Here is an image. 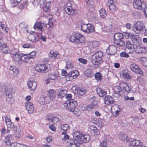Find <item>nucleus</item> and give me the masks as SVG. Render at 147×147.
<instances>
[{
  "label": "nucleus",
  "instance_id": "nucleus-28",
  "mask_svg": "<svg viewBox=\"0 0 147 147\" xmlns=\"http://www.w3.org/2000/svg\"><path fill=\"white\" fill-rule=\"evenodd\" d=\"M51 2L44 0L43 2V7L44 10L46 11H48L51 7Z\"/></svg>",
  "mask_w": 147,
  "mask_h": 147
},
{
  "label": "nucleus",
  "instance_id": "nucleus-52",
  "mask_svg": "<svg viewBox=\"0 0 147 147\" xmlns=\"http://www.w3.org/2000/svg\"><path fill=\"white\" fill-rule=\"evenodd\" d=\"M44 96H41L38 99V101L40 104L42 105H45V101Z\"/></svg>",
  "mask_w": 147,
  "mask_h": 147
},
{
  "label": "nucleus",
  "instance_id": "nucleus-25",
  "mask_svg": "<svg viewBox=\"0 0 147 147\" xmlns=\"http://www.w3.org/2000/svg\"><path fill=\"white\" fill-rule=\"evenodd\" d=\"M104 103L107 105H110L114 103V98L110 96H105L104 99Z\"/></svg>",
  "mask_w": 147,
  "mask_h": 147
},
{
  "label": "nucleus",
  "instance_id": "nucleus-51",
  "mask_svg": "<svg viewBox=\"0 0 147 147\" xmlns=\"http://www.w3.org/2000/svg\"><path fill=\"white\" fill-rule=\"evenodd\" d=\"M28 55L30 59H33L35 57L36 53L34 51H32L30 53L28 54Z\"/></svg>",
  "mask_w": 147,
  "mask_h": 147
},
{
  "label": "nucleus",
  "instance_id": "nucleus-5",
  "mask_svg": "<svg viewBox=\"0 0 147 147\" xmlns=\"http://www.w3.org/2000/svg\"><path fill=\"white\" fill-rule=\"evenodd\" d=\"M123 38V35L120 33H115L114 36V42L115 44L119 46H123L125 42L122 39Z\"/></svg>",
  "mask_w": 147,
  "mask_h": 147
},
{
  "label": "nucleus",
  "instance_id": "nucleus-26",
  "mask_svg": "<svg viewBox=\"0 0 147 147\" xmlns=\"http://www.w3.org/2000/svg\"><path fill=\"white\" fill-rule=\"evenodd\" d=\"M87 7L90 11H93L94 9V2L93 0H88L86 1Z\"/></svg>",
  "mask_w": 147,
  "mask_h": 147
},
{
  "label": "nucleus",
  "instance_id": "nucleus-39",
  "mask_svg": "<svg viewBox=\"0 0 147 147\" xmlns=\"http://www.w3.org/2000/svg\"><path fill=\"white\" fill-rule=\"evenodd\" d=\"M84 73L86 76L89 77H91L93 75L92 71L89 69H87L85 71Z\"/></svg>",
  "mask_w": 147,
  "mask_h": 147
},
{
  "label": "nucleus",
  "instance_id": "nucleus-50",
  "mask_svg": "<svg viewBox=\"0 0 147 147\" xmlns=\"http://www.w3.org/2000/svg\"><path fill=\"white\" fill-rule=\"evenodd\" d=\"M107 141L106 140L103 141L102 142H100V144L99 146L100 147H108L107 144Z\"/></svg>",
  "mask_w": 147,
  "mask_h": 147
},
{
  "label": "nucleus",
  "instance_id": "nucleus-47",
  "mask_svg": "<svg viewBox=\"0 0 147 147\" xmlns=\"http://www.w3.org/2000/svg\"><path fill=\"white\" fill-rule=\"evenodd\" d=\"M69 128V125L67 124H64L61 126V129L63 131H66Z\"/></svg>",
  "mask_w": 147,
  "mask_h": 147
},
{
  "label": "nucleus",
  "instance_id": "nucleus-19",
  "mask_svg": "<svg viewBox=\"0 0 147 147\" xmlns=\"http://www.w3.org/2000/svg\"><path fill=\"white\" fill-rule=\"evenodd\" d=\"M25 107L29 113H32L34 111L33 104L30 102H26L25 103Z\"/></svg>",
  "mask_w": 147,
  "mask_h": 147
},
{
  "label": "nucleus",
  "instance_id": "nucleus-3",
  "mask_svg": "<svg viewBox=\"0 0 147 147\" xmlns=\"http://www.w3.org/2000/svg\"><path fill=\"white\" fill-rule=\"evenodd\" d=\"M85 37L80 33L77 32L71 35L69 38L70 41L74 43L80 44L85 41Z\"/></svg>",
  "mask_w": 147,
  "mask_h": 147
},
{
  "label": "nucleus",
  "instance_id": "nucleus-10",
  "mask_svg": "<svg viewBox=\"0 0 147 147\" xmlns=\"http://www.w3.org/2000/svg\"><path fill=\"white\" fill-rule=\"evenodd\" d=\"M81 144L80 140L76 139L69 140L67 143L68 147H80Z\"/></svg>",
  "mask_w": 147,
  "mask_h": 147
},
{
  "label": "nucleus",
  "instance_id": "nucleus-63",
  "mask_svg": "<svg viewBox=\"0 0 147 147\" xmlns=\"http://www.w3.org/2000/svg\"><path fill=\"white\" fill-rule=\"evenodd\" d=\"M18 143H17L16 142L12 143H11L10 142V144L9 143L8 144L7 143L6 144L7 145H10L11 147H18Z\"/></svg>",
  "mask_w": 147,
  "mask_h": 147
},
{
  "label": "nucleus",
  "instance_id": "nucleus-62",
  "mask_svg": "<svg viewBox=\"0 0 147 147\" xmlns=\"http://www.w3.org/2000/svg\"><path fill=\"white\" fill-rule=\"evenodd\" d=\"M133 33H130L126 32L125 33V37L127 38H131Z\"/></svg>",
  "mask_w": 147,
  "mask_h": 147
},
{
  "label": "nucleus",
  "instance_id": "nucleus-44",
  "mask_svg": "<svg viewBox=\"0 0 147 147\" xmlns=\"http://www.w3.org/2000/svg\"><path fill=\"white\" fill-rule=\"evenodd\" d=\"M58 54L57 53L54 52L53 51H51L49 54V55L50 57L55 58L57 57Z\"/></svg>",
  "mask_w": 147,
  "mask_h": 147
},
{
  "label": "nucleus",
  "instance_id": "nucleus-13",
  "mask_svg": "<svg viewBox=\"0 0 147 147\" xmlns=\"http://www.w3.org/2000/svg\"><path fill=\"white\" fill-rule=\"evenodd\" d=\"M130 68L134 72L142 75L143 74V72L138 66L136 63H132L130 65Z\"/></svg>",
  "mask_w": 147,
  "mask_h": 147
},
{
  "label": "nucleus",
  "instance_id": "nucleus-36",
  "mask_svg": "<svg viewBox=\"0 0 147 147\" xmlns=\"http://www.w3.org/2000/svg\"><path fill=\"white\" fill-rule=\"evenodd\" d=\"M67 93V91L66 90H61L60 92H59L58 96L59 98H62L65 96Z\"/></svg>",
  "mask_w": 147,
  "mask_h": 147
},
{
  "label": "nucleus",
  "instance_id": "nucleus-11",
  "mask_svg": "<svg viewBox=\"0 0 147 147\" xmlns=\"http://www.w3.org/2000/svg\"><path fill=\"white\" fill-rule=\"evenodd\" d=\"M65 10L69 15H73L75 11V9L73 8L71 4L69 2L66 3L65 6Z\"/></svg>",
  "mask_w": 147,
  "mask_h": 147
},
{
  "label": "nucleus",
  "instance_id": "nucleus-23",
  "mask_svg": "<svg viewBox=\"0 0 147 147\" xmlns=\"http://www.w3.org/2000/svg\"><path fill=\"white\" fill-rule=\"evenodd\" d=\"M112 112L113 114L115 113L114 115L115 116H117L119 115L121 109L119 105H114L111 108Z\"/></svg>",
  "mask_w": 147,
  "mask_h": 147
},
{
  "label": "nucleus",
  "instance_id": "nucleus-57",
  "mask_svg": "<svg viewBox=\"0 0 147 147\" xmlns=\"http://www.w3.org/2000/svg\"><path fill=\"white\" fill-rule=\"evenodd\" d=\"M45 105L49 104L51 98L48 96L44 97Z\"/></svg>",
  "mask_w": 147,
  "mask_h": 147
},
{
  "label": "nucleus",
  "instance_id": "nucleus-22",
  "mask_svg": "<svg viewBox=\"0 0 147 147\" xmlns=\"http://www.w3.org/2000/svg\"><path fill=\"white\" fill-rule=\"evenodd\" d=\"M131 40L134 44H139L141 42V40L139 36L138 35L134 34V33L131 38Z\"/></svg>",
  "mask_w": 147,
  "mask_h": 147
},
{
  "label": "nucleus",
  "instance_id": "nucleus-32",
  "mask_svg": "<svg viewBox=\"0 0 147 147\" xmlns=\"http://www.w3.org/2000/svg\"><path fill=\"white\" fill-rule=\"evenodd\" d=\"M82 133L80 132L79 131H75L73 133V136L77 140H80L81 137V136L82 134Z\"/></svg>",
  "mask_w": 147,
  "mask_h": 147
},
{
  "label": "nucleus",
  "instance_id": "nucleus-49",
  "mask_svg": "<svg viewBox=\"0 0 147 147\" xmlns=\"http://www.w3.org/2000/svg\"><path fill=\"white\" fill-rule=\"evenodd\" d=\"M49 78L51 80H54L57 78L56 74H50L48 75Z\"/></svg>",
  "mask_w": 147,
  "mask_h": 147
},
{
  "label": "nucleus",
  "instance_id": "nucleus-38",
  "mask_svg": "<svg viewBox=\"0 0 147 147\" xmlns=\"http://www.w3.org/2000/svg\"><path fill=\"white\" fill-rule=\"evenodd\" d=\"M87 92V90L84 88H79L77 91L78 94L81 96Z\"/></svg>",
  "mask_w": 147,
  "mask_h": 147
},
{
  "label": "nucleus",
  "instance_id": "nucleus-61",
  "mask_svg": "<svg viewBox=\"0 0 147 147\" xmlns=\"http://www.w3.org/2000/svg\"><path fill=\"white\" fill-rule=\"evenodd\" d=\"M62 76H64L65 77H66V80H67V77H68V75L69 73H67V72L64 70H62Z\"/></svg>",
  "mask_w": 147,
  "mask_h": 147
},
{
  "label": "nucleus",
  "instance_id": "nucleus-34",
  "mask_svg": "<svg viewBox=\"0 0 147 147\" xmlns=\"http://www.w3.org/2000/svg\"><path fill=\"white\" fill-rule=\"evenodd\" d=\"M45 26V25L44 23L38 22L37 23L35 24L34 27L35 28H37L40 30L42 31Z\"/></svg>",
  "mask_w": 147,
  "mask_h": 147
},
{
  "label": "nucleus",
  "instance_id": "nucleus-48",
  "mask_svg": "<svg viewBox=\"0 0 147 147\" xmlns=\"http://www.w3.org/2000/svg\"><path fill=\"white\" fill-rule=\"evenodd\" d=\"M95 77L98 81H100L102 79V75L100 73H96L95 74Z\"/></svg>",
  "mask_w": 147,
  "mask_h": 147
},
{
  "label": "nucleus",
  "instance_id": "nucleus-45",
  "mask_svg": "<svg viewBox=\"0 0 147 147\" xmlns=\"http://www.w3.org/2000/svg\"><path fill=\"white\" fill-rule=\"evenodd\" d=\"M122 75L123 77L127 80H129L131 79V76L128 73L124 72L122 73Z\"/></svg>",
  "mask_w": 147,
  "mask_h": 147
},
{
  "label": "nucleus",
  "instance_id": "nucleus-37",
  "mask_svg": "<svg viewBox=\"0 0 147 147\" xmlns=\"http://www.w3.org/2000/svg\"><path fill=\"white\" fill-rule=\"evenodd\" d=\"M12 138V135L9 134L5 136L4 140V142L5 143L10 144V141Z\"/></svg>",
  "mask_w": 147,
  "mask_h": 147
},
{
  "label": "nucleus",
  "instance_id": "nucleus-33",
  "mask_svg": "<svg viewBox=\"0 0 147 147\" xmlns=\"http://www.w3.org/2000/svg\"><path fill=\"white\" fill-rule=\"evenodd\" d=\"M119 138L121 140L125 143L127 142L129 139L127 135L126 134H120L119 136Z\"/></svg>",
  "mask_w": 147,
  "mask_h": 147
},
{
  "label": "nucleus",
  "instance_id": "nucleus-9",
  "mask_svg": "<svg viewBox=\"0 0 147 147\" xmlns=\"http://www.w3.org/2000/svg\"><path fill=\"white\" fill-rule=\"evenodd\" d=\"M133 5L134 8L142 10L146 6V4L140 0H134Z\"/></svg>",
  "mask_w": 147,
  "mask_h": 147
},
{
  "label": "nucleus",
  "instance_id": "nucleus-59",
  "mask_svg": "<svg viewBox=\"0 0 147 147\" xmlns=\"http://www.w3.org/2000/svg\"><path fill=\"white\" fill-rule=\"evenodd\" d=\"M53 19V18L52 17H51L49 18V21L47 24L49 25L50 27H52L53 26V21L52 20Z\"/></svg>",
  "mask_w": 147,
  "mask_h": 147
},
{
  "label": "nucleus",
  "instance_id": "nucleus-15",
  "mask_svg": "<svg viewBox=\"0 0 147 147\" xmlns=\"http://www.w3.org/2000/svg\"><path fill=\"white\" fill-rule=\"evenodd\" d=\"M79 73L77 71H72L69 73L68 77L67 79V81L72 80L76 78L79 76Z\"/></svg>",
  "mask_w": 147,
  "mask_h": 147
},
{
  "label": "nucleus",
  "instance_id": "nucleus-7",
  "mask_svg": "<svg viewBox=\"0 0 147 147\" xmlns=\"http://www.w3.org/2000/svg\"><path fill=\"white\" fill-rule=\"evenodd\" d=\"M145 26L142 22L140 21L137 22L134 26V31L137 34H139L141 32L144 31Z\"/></svg>",
  "mask_w": 147,
  "mask_h": 147
},
{
  "label": "nucleus",
  "instance_id": "nucleus-58",
  "mask_svg": "<svg viewBox=\"0 0 147 147\" xmlns=\"http://www.w3.org/2000/svg\"><path fill=\"white\" fill-rule=\"evenodd\" d=\"M50 120L49 121H51L53 123H55L58 121L59 119L57 117H52L51 119H50Z\"/></svg>",
  "mask_w": 147,
  "mask_h": 147
},
{
  "label": "nucleus",
  "instance_id": "nucleus-18",
  "mask_svg": "<svg viewBox=\"0 0 147 147\" xmlns=\"http://www.w3.org/2000/svg\"><path fill=\"white\" fill-rule=\"evenodd\" d=\"M130 146L133 147H146L143 146L140 140H135L131 141Z\"/></svg>",
  "mask_w": 147,
  "mask_h": 147
},
{
  "label": "nucleus",
  "instance_id": "nucleus-54",
  "mask_svg": "<svg viewBox=\"0 0 147 147\" xmlns=\"http://www.w3.org/2000/svg\"><path fill=\"white\" fill-rule=\"evenodd\" d=\"M104 120H100L98 121L97 124L100 127H102L104 126Z\"/></svg>",
  "mask_w": 147,
  "mask_h": 147
},
{
  "label": "nucleus",
  "instance_id": "nucleus-29",
  "mask_svg": "<svg viewBox=\"0 0 147 147\" xmlns=\"http://www.w3.org/2000/svg\"><path fill=\"white\" fill-rule=\"evenodd\" d=\"M96 92L100 97H103L107 94V92L105 89H103L101 88H97L96 89Z\"/></svg>",
  "mask_w": 147,
  "mask_h": 147
},
{
  "label": "nucleus",
  "instance_id": "nucleus-31",
  "mask_svg": "<svg viewBox=\"0 0 147 147\" xmlns=\"http://www.w3.org/2000/svg\"><path fill=\"white\" fill-rule=\"evenodd\" d=\"M21 61H22L24 62H26L30 59L28 54H24L21 53Z\"/></svg>",
  "mask_w": 147,
  "mask_h": 147
},
{
  "label": "nucleus",
  "instance_id": "nucleus-8",
  "mask_svg": "<svg viewBox=\"0 0 147 147\" xmlns=\"http://www.w3.org/2000/svg\"><path fill=\"white\" fill-rule=\"evenodd\" d=\"M91 103L89 104L86 107L87 110L90 111L91 109L97 108L98 106V102L96 100V97L93 96L90 99Z\"/></svg>",
  "mask_w": 147,
  "mask_h": 147
},
{
  "label": "nucleus",
  "instance_id": "nucleus-21",
  "mask_svg": "<svg viewBox=\"0 0 147 147\" xmlns=\"http://www.w3.org/2000/svg\"><path fill=\"white\" fill-rule=\"evenodd\" d=\"M126 43V51H127V50H129L128 53H132L134 51V45L131 43V42L130 41H127Z\"/></svg>",
  "mask_w": 147,
  "mask_h": 147
},
{
  "label": "nucleus",
  "instance_id": "nucleus-17",
  "mask_svg": "<svg viewBox=\"0 0 147 147\" xmlns=\"http://www.w3.org/2000/svg\"><path fill=\"white\" fill-rule=\"evenodd\" d=\"M135 46L136 47L134 48V50H135V52L137 53H144L146 51L147 49L146 47H142L139 44H136Z\"/></svg>",
  "mask_w": 147,
  "mask_h": 147
},
{
  "label": "nucleus",
  "instance_id": "nucleus-4",
  "mask_svg": "<svg viewBox=\"0 0 147 147\" xmlns=\"http://www.w3.org/2000/svg\"><path fill=\"white\" fill-rule=\"evenodd\" d=\"M78 105V103L75 100L72 99L67 100L64 104V106L66 108V110L69 111L74 113L76 110V106Z\"/></svg>",
  "mask_w": 147,
  "mask_h": 147
},
{
  "label": "nucleus",
  "instance_id": "nucleus-16",
  "mask_svg": "<svg viewBox=\"0 0 147 147\" xmlns=\"http://www.w3.org/2000/svg\"><path fill=\"white\" fill-rule=\"evenodd\" d=\"M116 47L114 45L110 46L106 50L107 53L111 55H114L117 51Z\"/></svg>",
  "mask_w": 147,
  "mask_h": 147
},
{
  "label": "nucleus",
  "instance_id": "nucleus-12",
  "mask_svg": "<svg viewBox=\"0 0 147 147\" xmlns=\"http://www.w3.org/2000/svg\"><path fill=\"white\" fill-rule=\"evenodd\" d=\"M36 70L38 72L46 73L48 71V67L46 64H38L35 67Z\"/></svg>",
  "mask_w": 147,
  "mask_h": 147
},
{
  "label": "nucleus",
  "instance_id": "nucleus-30",
  "mask_svg": "<svg viewBox=\"0 0 147 147\" xmlns=\"http://www.w3.org/2000/svg\"><path fill=\"white\" fill-rule=\"evenodd\" d=\"M21 53L20 54L17 52L12 53L14 59L18 62L21 61Z\"/></svg>",
  "mask_w": 147,
  "mask_h": 147
},
{
  "label": "nucleus",
  "instance_id": "nucleus-46",
  "mask_svg": "<svg viewBox=\"0 0 147 147\" xmlns=\"http://www.w3.org/2000/svg\"><path fill=\"white\" fill-rule=\"evenodd\" d=\"M0 28H2L3 30L6 33H7L8 32V29L7 27H6L5 24H3L2 23H0Z\"/></svg>",
  "mask_w": 147,
  "mask_h": 147
},
{
  "label": "nucleus",
  "instance_id": "nucleus-1",
  "mask_svg": "<svg viewBox=\"0 0 147 147\" xmlns=\"http://www.w3.org/2000/svg\"><path fill=\"white\" fill-rule=\"evenodd\" d=\"M131 88L125 83H121L119 86H115L114 88V92L113 96L115 98H117L123 94L122 92L124 93L127 94L130 91Z\"/></svg>",
  "mask_w": 147,
  "mask_h": 147
},
{
  "label": "nucleus",
  "instance_id": "nucleus-20",
  "mask_svg": "<svg viewBox=\"0 0 147 147\" xmlns=\"http://www.w3.org/2000/svg\"><path fill=\"white\" fill-rule=\"evenodd\" d=\"M80 139V142L81 144L82 143H86L90 140V136L88 134L83 133Z\"/></svg>",
  "mask_w": 147,
  "mask_h": 147
},
{
  "label": "nucleus",
  "instance_id": "nucleus-24",
  "mask_svg": "<svg viewBox=\"0 0 147 147\" xmlns=\"http://www.w3.org/2000/svg\"><path fill=\"white\" fill-rule=\"evenodd\" d=\"M27 85L30 90H33L35 89L37 86V83L34 81L29 80L27 82Z\"/></svg>",
  "mask_w": 147,
  "mask_h": 147
},
{
  "label": "nucleus",
  "instance_id": "nucleus-14",
  "mask_svg": "<svg viewBox=\"0 0 147 147\" xmlns=\"http://www.w3.org/2000/svg\"><path fill=\"white\" fill-rule=\"evenodd\" d=\"M5 120L6 124L8 128H12L14 131H17V126L14 125L9 117L7 116L5 117Z\"/></svg>",
  "mask_w": 147,
  "mask_h": 147
},
{
  "label": "nucleus",
  "instance_id": "nucleus-55",
  "mask_svg": "<svg viewBox=\"0 0 147 147\" xmlns=\"http://www.w3.org/2000/svg\"><path fill=\"white\" fill-rule=\"evenodd\" d=\"M73 67V65L72 63L70 62H66V68H71Z\"/></svg>",
  "mask_w": 147,
  "mask_h": 147
},
{
  "label": "nucleus",
  "instance_id": "nucleus-2",
  "mask_svg": "<svg viewBox=\"0 0 147 147\" xmlns=\"http://www.w3.org/2000/svg\"><path fill=\"white\" fill-rule=\"evenodd\" d=\"M102 56V52L100 51H98L94 54L92 57V62L94 65L92 67L93 68H97L99 65L102 63L101 58Z\"/></svg>",
  "mask_w": 147,
  "mask_h": 147
},
{
  "label": "nucleus",
  "instance_id": "nucleus-6",
  "mask_svg": "<svg viewBox=\"0 0 147 147\" xmlns=\"http://www.w3.org/2000/svg\"><path fill=\"white\" fill-rule=\"evenodd\" d=\"M81 29L83 32L87 33H92L94 31V26L90 24H82Z\"/></svg>",
  "mask_w": 147,
  "mask_h": 147
},
{
  "label": "nucleus",
  "instance_id": "nucleus-56",
  "mask_svg": "<svg viewBox=\"0 0 147 147\" xmlns=\"http://www.w3.org/2000/svg\"><path fill=\"white\" fill-rule=\"evenodd\" d=\"M78 61L80 63L83 64H86L87 63V60L82 58H79L78 59Z\"/></svg>",
  "mask_w": 147,
  "mask_h": 147
},
{
  "label": "nucleus",
  "instance_id": "nucleus-53",
  "mask_svg": "<svg viewBox=\"0 0 147 147\" xmlns=\"http://www.w3.org/2000/svg\"><path fill=\"white\" fill-rule=\"evenodd\" d=\"M120 56L121 57L128 58L129 57L128 54L125 52H121L120 54Z\"/></svg>",
  "mask_w": 147,
  "mask_h": 147
},
{
  "label": "nucleus",
  "instance_id": "nucleus-41",
  "mask_svg": "<svg viewBox=\"0 0 147 147\" xmlns=\"http://www.w3.org/2000/svg\"><path fill=\"white\" fill-rule=\"evenodd\" d=\"M114 3L110 2V5L109 6V8L110 10L111 11L114 12L116 9L115 6L113 4Z\"/></svg>",
  "mask_w": 147,
  "mask_h": 147
},
{
  "label": "nucleus",
  "instance_id": "nucleus-64",
  "mask_svg": "<svg viewBox=\"0 0 147 147\" xmlns=\"http://www.w3.org/2000/svg\"><path fill=\"white\" fill-rule=\"evenodd\" d=\"M27 6V3L26 2H24L22 4L19 6V8L20 9H23L24 8H26Z\"/></svg>",
  "mask_w": 147,
  "mask_h": 147
},
{
  "label": "nucleus",
  "instance_id": "nucleus-43",
  "mask_svg": "<svg viewBox=\"0 0 147 147\" xmlns=\"http://www.w3.org/2000/svg\"><path fill=\"white\" fill-rule=\"evenodd\" d=\"M21 1V0H11V5L13 7H16Z\"/></svg>",
  "mask_w": 147,
  "mask_h": 147
},
{
  "label": "nucleus",
  "instance_id": "nucleus-35",
  "mask_svg": "<svg viewBox=\"0 0 147 147\" xmlns=\"http://www.w3.org/2000/svg\"><path fill=\"white\" fill-rule=\"evenodd\" d=\"M100 16L102 18H104L107 16L105 10L104 9H101L99 10Z\"/></svg>",
  "mask_w": 147,
  "mask_h": 147
},
{
  "label": "nucleus",
  "instance_id": "nucleus-40",
  "mask_svg": "<svg viewBox=\"0 0 147 147\" xmlns=\"http://www.w3.org/2000/svg\"><path fill=\"white\" fill-rule=\"evenodd\" d=\"M49 97L51 99L54 98L55 96V92L54 90L51 89L49 92Z\"/></svg>",
  "mask_w": 147,
  "mask_h": 147
},
{
  "label": "nucleus",
  "instance_id": "nucleus-42",
  "mask_svg": "<svg viewBox=\"0 0 147 147\" xmlns=\"http://www.w3.org/2000/svg\"><path fill=\"white\" fill-rule=\"evenodd\" d=\"M4 47L2 48V49H1V50L3 52L5 53H8L9 51L8 49V48L6 44H3Z\"/></svg>",
  "mask_w": 147,
  "mask_h": 147
},
{
  "label": "nucleus",
  "instance_id": "nucleus-27",
  "mask_svg": "<svg viewBox=\"0 0 147 147\" xmlns=\"http://www.w3.org/2000/svg\"><path fill=\"white\" fill-rule=\"evenodd\" d=\"M28 38L32 42H36L40 38L38 34H36L34 35L30 34L28 37Z\"/></svg>",
  "mask_w": 147,
  "mask_h": 147
},
{
  "label": "nucleus",
  "instance_id": "nucleus-60",
  "mask_svg": "<svg viewBox=\"0 0 147 147\" xmlns=\"http://www.w3.org/2000/svg\"><path fill=\"white\" fill-rule=\"evenodd\" d=\"M21 131L20 130L16 131V132L15 136L16 137L19 138L21 136Z\"/></svg>",
  "mask_w": 147,
  "mask_h": 147
}]
</instances>
